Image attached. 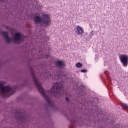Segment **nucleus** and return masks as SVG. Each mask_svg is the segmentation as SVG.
Listing matches in <instances>:
<instances>
[{
    "label": "nucleus",
    "instance_id": "1",
    "mask_svg": "<svg viewBox=\"0 0 128 128\" xmlns=\"http://www.w3.org/2000/svg\"><path fill=\"white\" fill-rule=\"evenodd\" d=\"M32 78L40 92L44 96L46 100V102H48V104L50 106L52 107L54 103H52V102L50 97L46 95V91L44 90V88H42V84H40L38 80L36 79V74H34V72H32Z\"/></svg>",
    "mask_w": 128,
    "mask_h": 128
},
{
    "label": "nucleus",
    "instance_id": "14",
    "mask_svg": "<svg viewBox=\"0 0 128 128\" xmlns=\"http://www.w3.org/2000/svg\"><path fill=\"white\" fill-rule=\"evenodd\" d=\"M46 58H48V56H46Z\"/></svg>",
    "mask_w": 128,
    "mask_h": 128
},
{
    "label": "nucleus",
    "instance_id": "11",
    "mask_svg": "<svg viewBox=\"0 0 128 128\" xmlns=\"http://www.w3.org/2000/svg\"><path fill=\"white\" fill-rule=\"evenodd\" d=\"M76 66V68H80L82 66V64L80 63H78Z\"/></svg>",
    "mask_w": 128,
    "mask_h": 128
},
{
    "label": "nucleus",
    "instance_id": "13",
    "mask_svg": "<svg viewBox=\"0 0 128 128\" xmlns=\"http://www.w3.org/2000/svg\"><path fill=\"white\" fill-rule=\"evenodd\" d=\"M66 100L67 102H68V98H66Z\"/></svg>",
    "mask_w": 128,
    "mask_h": 128
},
{
    "label": "nucleus",
    "instance_id": "7",
    "mask_svg": "<svg viewBox=\"0 0 128 128\" xmlns=\"http://www.w3.org/2000/svg\"><path fill=\"white\" fill-rule=\"evenodd\" d=\"M2 34L5 38L6 42V44H10L11 42L10 38L8 37V34L6 32H2Z\"/></svg>",
    "mask_w": 128,
    "mask_h": 128
},
{
    "label": "nucleus",
    "instance_id": "5",
    "mask_svg": "<svg viewBox=\"0 0 128 128\" xmlns=\"http://www.w3.org/2000/svg\"><path fill=\"white\" fill-rule=\"evenodd\" d=\"M120 60L124 66L126 67L128 66V56L126 55H121L120 56Z\"/></svg>",
    "mask_w": 128,
    "mask_h": 128
},
{
    "label": "nucleus",
    "instance_id": "4",
    "mask_svg": "<svg viewBox=\"0 0 128 128\" xmlns=\"http://www.w3.org/2000/svg\"><path fill=\"white\" fill-rule=\"evenodd\" d=\"M43 18H42L36 16L34 18V21L36 24H40L42 22L45 26H49L50 24V18L48 15L43 14L42 15Z\"/></svg>",
    "mask_w": 128,
    "mask_h": 128
},
{
    "label": "nucleus",
    "instance_id": "12",
    "mask_svg": "<svg viewBox=\"0 0 128 128\" xmlns=\"http://www.w3.org/2000/svg\"><path fill=\"white\" fill-rule=\"evenodd\" d=\"M81 72H86V70H81Z\"/></svg>",
    "mask_w": 128,
    "mask_h": 128
},
{
    "label": "nucleus",
    "instance_id": "3",
    "mask_svg": "<svg viewBox=\"0 0 128 128\" xmlns=\"http://www.w3.org/2000/svg\"><path fill=\"white\" fill-rule=\"evenodd\" d=\"M4 84L0 82V94H4L6 98H8L14 94V90L10 86H4Z\"/></svg>",
    "mask_w": 128,
    "mask_h": 128
},
{
    "label": "nucleus",
    "instance_id": "8",
    "mask_svg": "<svg viewBox=\"0 0 128 128\" xmlns=\"http://www.w3.org/2000/svg\"><path fill=\"white\" fill-rule=\"evenodd\" d=\"M14 40L16 42H20V40H22V34L20 33H17L14 38Z\"/></svg>",
    "mask_w": 128,
    "mask_h": 128
},
{
    "label": "nucleus",
    "instance_id": "6",
    "mask_svg": "<svg viewBox=\"0 0 128 128\" xmlns=\"http://www.w3.org/2000/svg\"><path fill=\"white\" fill-rule=\"evenodd\" d=\"M75 32L78 36H80L84 34V28H82L80 27V26L76 27Z\"/></svg>",
    "mask_w": 128,
    "mask_h": 128
},
{
    "label": "nucleus",
    "instance_id": "9",
    "mask_svg": "<svg viewBox=\"0 0 128 128\" xmlns=\"http://www.w3.org/2000/svg\"><path fill=\"white\" fill-rule=\"evenodd\" d=\"M57 68H62L64 66V62L62 61H58L56 62Z\"/></svg>",
    "mask_w": 128,
    "mask_h": 128
},
{
    "label": "nucleus",
    "instance_id": "2",
    "mask_svg": "<svg viewBox=\"0 0 128 128\" xmlns=\"http://www.w3.org/2000/svg\"><path fill=\"white\" fill-rule=\"evenodd\" d=\"M50 94H54L58 98H60L62 96H64L66 92H64V86L61 83H56L53 86V88L50 91Z\"/></svg>",
    "mask_w": 128,
    "mask_h": 128
},
{
    "label": "nucleus",
    "instance_id": "10",
    "mask_svg": "<svg viewBox=\"0 0 128 128\" xmlns=\"http://www.w3.org/2000/svg\"><path fill=\"white\" fill-rule=\"evenodd\" d=\"M123 108H124L125 110H128V106L126 104H122Z\"/></svg>",
    "mask_w": 128,
    "mask_h": 128
}]
</instances>
